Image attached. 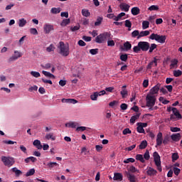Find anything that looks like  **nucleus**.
I'll list each match as a JSON object with an SVG mask.
<instances>
[{
	"label": "nucleus",
	"mask_w": 182,
	"mask_h": 182,
	"mask_svg": "<svg viewBox=\"0 0 182 182\" xmlns=\"http://www.w3.org/2000/svg\"><path fill=\"white\" fill-rule=\"evenodd\" d=\"M150 48V43L147 41H139L138 45L133 48L134 53H140V51L147 52Z\"/></svg>",
	"instance_id": "1"
},
{
	"label": "nucleus",
	"mask_w": 182,
	"mask_h": 182,
	"mask_svg": "<svg viewBox=\"0 0 182 182\" xmlns=\"http://www.w3.org/2000/svg\"><path fill=\"white\" fill-rule=\"evenodd\" d=\"M58 48L60 49L58 53H60L61 56H69V46H66L63 41H60Z\"/></svg>",
	"instance_id": "2"
},
{
	"label": "nucleus",
	"mask_w": 182,
	"mask_h": 182,
	"mask_svg": "<svg viewBox=\"0 0 182 182\" xmlns=\"http://www.w3.org/2000/svg\"><path fill=\"white\" fill-rule=\"evenodd\" d=\"M149 39H151V41H156V42H159V43H166V39H167V37L166 36H161L157 33H152L149 36Z\"/></svg>",
	"instance_id": "3"
},
{
	"label": "nucleus",
	"mask_w": 182,
	"mask_h": 182,
	"mask_svg": "<svg viewBox=\"0 0 182 182\" xmlns=\"http://www.w3.org/2000/svg\"><path fill=\"white\" fill-rule=\"evenodd\" d=\"M112 34L108 32H105L103 33L100 34L95 38V42L96 43H103L106 39H109Z\"/></svg>",
	"instance_id": "4"
},
{
	"label": "nucleus",
	"mask_w": 182,
	"mask_h": 182,
	"mask_svg": "<svg viewBox=\"0 0 182 182\" xmlns=\"http://www.w3.org/2000/svg\"><path fill=\"white\" fill-rule=\"evenodd\" d=\"M156 95L147 94L146 97V107H154V105H156Z\"/></svg>",
	"instance_id": "5"
},
{
	"label": "nucleus",
	"mask_w": 182,
	"mask_h": 182,
	"mask_svg": "<svg viewBox=\"0 0 182 182\" xmlns=\"http://www.w3.org/2000/svg\"><path fill=\"white\" fill-rule=\"evenodd\" d=\"M154 161L157 167V170L160 172L163 171V169L161 168V159L157 151L154 152Z\"/></svg>",
	"instance_id": "6"
},
{
	"label": "nucleus",
	"mask_w": 182,
	"mask_h": 182,
	"mask_svg": "<svg viewBox=\"0 0 182 182\" xmlns=\"http://www.w3.org/2000/svg\"><path fill=\"white\" fill-rule=\"evenodd\" d=\"M1 161L7 167H11V166L15 164V159L11 156H1Z\"/></svg>",
	"instance_id": "7"
},
{
	"label": "nucleus",
	"mask_w": 182,
	"mask_h": 182,
	"mask_svg": "<svg viewBox=\"0 0 182 182\" xmlns=\"http://www.w3.org/2000/svg\"><path fill=\"white\" fill-rule=\"evenodd\" d=\"M19 58H22V53L18 50H15L14 55L9 58L8 62L9 63H11V62H15V60H18Z\"/></svg>",
	"instance_id": "8"
},
{
	"label": "nucleus",
	"mask_w": 182,
	"mask_h": 182,
	"mask_svg": "<svg viewBox=\"0 0 182 182\" xmlns=\"http://www.w3.org/2000/svg\"><path fill=\"white\" fill-rule=\"evenodd\" d=\"M160 84H157L156 85H155L154 87H153L149 92L148 93V95H151L152 96H154V95H159V90H160Z\"/></svg>",
	"instance_id": "9"
},
{
	"label": "nucleus",
	"mask_w": 182,
	"mask_h": 182,
	"mask_svg": "<svg viewBox=\"0 0 182 182\" xmlns=\"http://www.w3.org/2000/svg\"><path fill=\"white\" fill-rule=\"evenodd\" d=\"M146 174L150 177H154L155 176H157V171L151 167H149L146 171Z\"/></svg>",
	"instance_id": "10"
},
{
	"label": "nucleus",
	"mask_w": 182,
	"mask_h": 182,
	"mask_svg": "<svg viewBox=\"0 0 182 182\" xmlns=\"http://www.w3.org/2000/svg\"><path fill=\"white\" fill-rule=\"evenodd\" d=\"M44 32L46 34L50 33L51 31H54L53 25L52 24H45L43 26Z\"/></svg>",
	"instance_id": "11"
},
{
	"label": "nucleus",
	"mask_w": 182,
	"mask_h": 182,
	"mask_svg": "<svg viewBox=\"0 0 182 182\" xmlns=\"http://www.w3.org/2000/svg\"><path fill=\"white\" fill-rule=\"evenodd\" d=\"M163 133L159 132L156 136V146H161L163 144Z\"/></svg>",
	"instance_id": "12"
},
{
	"label": "nucleus",
	"mask_w": 182,
	"mask_h": 182,
	"mask_svg": "<svg viewBox=\"0 0 182 182\" xmlns=\"http://www.w3.org/2000/svg\"><path fill=\"white\" fill-rule=\"evenodd\" d=\"M119 8L122 11H124V12H129V9H130V6L126 3H121L119 4Z\"/></svg>",
	"instance_id": "13"
},
{
	"label": "nucleus",
	"mask_w": 182,
	"mask_h": 182,
	"mask_svg": "<svg viewBox=\"0 0 182 182\" xmlns=\"http://www.w3.org/2000/svg\"><path fill=\"white\" fill-rule=\"evenodd\" d=\"M171 69H177L178 68V60L174 58L171 60V65H170Z\"/></svg>",
	"instance_id": "14"
},
{
	"label": "nucleus",
	"mask_w": 182,
	"mask_h": 182,
	"mask_svg": "<svg viewBox=\"0 0 182 182\" xmlns=\"http://www.w3.org/2000/svg\"><path fill=\"white\" fill-rule=\"evenodd\" d=\"M62 103H70L72 105H76V103H77V100H75V99H65V98H63L61 100Z\"/></svg>",
	"instance_id": "15"
},
{
	"label": "nucleus",
	"mask_w": 182,
	"mask_h": 182,
	"mask_svg": "<svg viewBox=\"0 0 182 182\" xmlns=\"http://www.w3.org/2000/svg\"><path fill=\"white\" fill-rule=\"evenodd\" d=\"M171 139L173 141H180V139H181V134L180 133L173 134L171 135Z\"/></svg>",
	"instance_id": "16"
},
{
	"label": "nucleus",
	"mask_w": 182,
	"mask_h": 182,
	"mask_svg": "<svg viewBox=\"0 0 182 182\" xmlns=\"http://www.w3.org/2000/svg\"><path fill=\"white\" fill-rule=\"evenodd\" d=\"M113 180L114 181H122L123 180V175L120 173H115L114 174Z\"/></svg>",
	"instance_id": "17"
},
{
	"label": "nucleus",
	"mask_w": 182,
	"mask_h": 182,
	"mask_svg": "<svg viewBox=\"0 0 182 182\" xmlns=\"http://www.w3.org/2000/svg\"><path fill=\"white\" fill-rule=\"evenodd\" d=\"M78 123L76 122H70L65 124V127H70V129H76V127L78 126Z\"/></svg>",
	"instance_id": "18"
},
{
	"label": "nucleus",
	"mask_w": 182,
	"mask_h": 182,
	"mask_svg": "<svg viewBox=\"0 0 182 182\" xmlns=\"http://www.w3.org/2000/svg\"><path fill=\"white\" fill-rule=\"evenodd\" d=\"M33 144V146H35V147H36V149H38V150H42V148L43 147V146H42V144H41V141L38 139L34 140Z\"/></svg>",
	"instance_id": "19"
},
{
	"label": "nucleus",
	"mask_w": 182,
	"mask_h": 182,
	"mask_svg": "<svg viewBox=\"0 0 182 182\" xmlns=\"http://www.w3.org/2000/svg\"><path fill=\"white\" fill-rule=\"evenodd\" d=\"M139 117H140V113H138L131 117V119H129V122L131 123V124H134V123H136V121L138 119H139Z\"/></svg>",
	"instance_id": "20"
},
{
	"label": "nucleus",
	"mask_w": 182,
	"mask_h": 182,
	"mask_svg": "<svg viewBox=\"0 0 182 182\" xmlns=\"http://www.w3.org/2000/svg\"><path fill=\"white\" fill-rule=\"evenodd\" d=\"M149 35H150V31H141L139 33V36L137 37V39H140V38H143L144 36H149Z\"/></svg>",
	"instance_id": "21"
},
{
	"label": "nucleus",
	"mask_w": 182,
	"mask_h": 182,
	"mask_svg": "<svg viewBox=\"0 0 182 182\" xmlns=\"http://www.w3.org/2000/svg\"><path fill=\"white\" fill-rule=\"evenodd\" d=\"M159 60L156 58H154V60L150 62L148 65H147V69H151V68L153 67V65H155V66H157V61Z\"/></svg>",
	"instance_id": "22"
},
{
	"label": "nucleus",
	"mask_w": 182,
	"mask_h": 182,
	"mask_svg": "<svg viewBox=\"0 0 182 182\" xmlns=\"http://www.w3.org/2000/svg\"><path fill=\"white\" fill-rule=\"evenodd\" d=\"M102 22H103V16H98L95 22V26H100Z\"/></svg>",
	"instance_id": "23"
},
{
	"label": "nucleus",
	"mask_w": 182,
	"mask_h": 182,
	"mask_svg": "<svg viewBox=\"0 0 182 182\" xmlns=\"http://www.w3.org/2000/svg\"><path fill=\"white\" fill-rule=\"evenodd\" d=\"M131 12L132 15L136 16V15H139V14H140V9H139V7H133L131 10Z\"/></svg>",
	"instance_id": "24"
},
{
	"label": "nucleus",
	"mask_w": 182,
	"mask_h": 182,
	"mask_svg": "<svg viewBox=\"0 0 182 182\" xmlns=\"http://www.w3.org/2000/svg\"><path fill=\"white\" fill-rule=\"evenodd\" d=\"M11 171H13V173H15L16 177H19V176L22 174V171L18 169V168L16 167L12 168Z\"/></svg>",
	"instance_id": "25"
},
{
	"label": "nucleus",
	"mask_w": 182,
	"mask_h": 182,
	"mask_svg": "<svg viewBox=\"0 0 182 182\" xmlns=\"http://www.w3.org/2000/svg\"><path fill=\"white\" fill-rule=\"evenodd\" d=\"M81 14L82 16H85V18H89V16H90V11L86 9H82Z\"/></svg>",
	"instance_id": "26"
},
{
	"label": "nucleus",
	"mask_w": 182,
	"mask_h": 182,
	"mask_svg": "<svg viewBox=\"0 0 182 182\" xmlns=\"http://www.w3.org/2000/svg\"><path fill=\"white\" fill-rule=\"evenodd\" d=\"M136 160L140 161L141 163H146V160H144V158L141 154H136Z\"/></svg>",
	"instance_id": "27"
},
{
	"label": "nucleus",
	"mask_w": 182,
	"mask_h": 182,
	"mask_svg": "<svg viewBox=\"0 0 182 182\" xmlns=\"http://www.w3.org/2000/svg\"><path fill=\"white\" fill-rule=\"evenodd\" d=\"M26 20H25V18H21L18 20V26L20 28H23V26H25V25H26Z\"/></svg>",
	"instance_id": "28"
},
{
	"label": "nucleus",
	"mask_w": 182,
	"mask_h": 182,
	"mask_svg": "<svg viewBox=\"0 0 182 182\" xmlns=\"http://www.w3.org/2000/svg\"><path fill=\"white\" fill-rule=\"evenodd\" d=\"M42 73L43 75H44V76H46L47 77H52L53 79H55V75L48 71L43 70Z\"/></svg>",
	"instance_id": "29"
},
{
	"label": "nucleus",
	"mask_w": 182,
	"mask_h": 182,
	"mask_svg": "<svg viewBox=\"0 0 182 182\" xmlns=\"http://www.w3.org/2000/svg\"><path fill=\"white\" fill-rule=\"evenodd\" d=\"M139 147L141 150L146 149L147 147V141H142L139 144Z\"/></svg>",
	"instance_id": "30"
},
{
	"label": "nucleus",
	"mask_w": 182,
	"mask_h": 182,
	"mask_svg": "<svg viewBox=\"0 0 182 182\" xmlns=\"http://www.w3.org/2000/svg\"><path fill=\"white\" fill-rule=\"evenodd\" d=\"M136 130L138 133H143L144 134H146V131H144V128H143L142 126H141L140 124H136Z\"/></svg>",
	"instance_id": "31"
},
{
	"label": "nucleus",
	"mask_w": 182,
	"mask_h": 182,
	"mask_svg": "<svg viewBox=\"0 0 182 182\" xmlns=\"http://www.w3.org/2000/svg\"><path fill=\"white\" fill-rule=\"evenodd\" d=\"M149 53H152L153 50H154V49H157V44L156 43H151V45L149 44Z\"/></svg>",
	"instance_id": "32"
},
{
	"label": "nucleus",
	"mask_w": 182,
	"mask_h": 182,
	"mask_svg": "<svg viewBox=\"0 0 182 182\" xmlns=\"http://www.w3.org/2000/svg\"><path fill=\"white\" fill-rule=\"evenodd\" d=\"M46 139L47 140H56V137L55 136H53V134L50 133V134H47L46 135Z\"/></svg>",
	"instance_id": "33"
},
{
	"label": "nucleus",
	"mask_w": 182,
	"mask_h": 182,
	"mask_svg": "<svg viewBox=\"0 0 182 182\" xmlns=\"http://www.w3.org/2000/svg\"><path fill=\"white\" fill-rule=\"evenodd\" d=\"M124 48H125V50H130V49H132V43L129 41L125 42L124 43Z\"/></svg>",
	"instance_id": "34"
},
{
	"label": "nucleus",
	"mask_w": 182,
	"mask_h": 182,
	"mask_svg": "<svg viewBox=\"0 0 182 182\" xmlns=\"http://www.w3.org/2000/svg\"><path fill=\"white\" fill-rule=\"evenodd\" d=\"M182 75V71L180 70H173V76H175V77H180V76H181Z\"/></svg>",
	"instance_id": "35"
},
{
	"label": "nucleus",
	"mask_w": 182,
	"mask_h": 182,
	"mask_svg": "<svg viewBox=\"0 0 182 182\" xmlns=\"http://www.w3.org/2000/svg\"><path fill=\"white\" fill-rule=\"evenodd\" d=\"M69 23H70V19L67 18V19H63L60 25L61 26H66V25H69Z\"/></svg>",
	"instance_id": "36"
},
{
	"label": "nucleus",
	"mask_w": 182,
	"mask_h": 182,
	"mask_svg": "<svg viewBox=\"0 0 182 182\" xmlns=\"http://www.w3.org/2000/svg\"><path fill=\"white\" fill-rule=\"evenodd\" d=\"M135 161L136 160L134 158H129L124 160L123 163H124V164H129V163H134Z\"/></svg>",
	"instance_id": "37"
},
{
	"label": "nucleus",
	"mask_w": 182,
	"mask_h": 182,
	"mask_svg": "<svg viewBox=\"0 0 182 182\" xmlns=\"http://www.w3.org/2000/svg\"><path fill=\"white\" fill-rule=\"evenodd\" d=\"M50 12H51V14H60V8L53 7V8L51 9Z\"/></svg>",
	"instance_id": "38"
},
{
	"label": "nucleus",
	"mask_w": 182,
	"mask_h": 182,
	"mask_svg": "<svg viewBox=\"0 0 182 182\" xmlns=\"http://www.w3.org/2000/svg\"><path fill=\"white\" fill-rule=\"evenodd\" d=\"M168 141H170V136L166 135L164 137L163 144H164V146H166V144H168Z\"/></svg>",
	"instance_id": "39"
},
{
	"label": "nucleus",
	"mask_w": 182,
	"mask_h": 182,
	"mask_svg": "<svg viewBox=\"0 0 182 182\" xmlns=\"http://www.w3.org/2000/svg\"><path fill=\"white\" fill-rule=\"evenodd\" d=\"M55 46L53 44H50L48 47L46 48V50L49 53L55 51Z\"/></svg>",
	"instance_id": "40"
},
{
	"label": "nucleus",
	"mask_w": 182,
	"mask_h": 182,
	"mask_svg": "<svg viewBox=\"0 0 182 182\" xmlns=\"http://www.w3.org/2000/svg\"><path fill=\"white\" fill-rule=\"evenodd\" d=\"M35 174V168H31L26 173V177H29L30 176H33Z\"/></svg>",
	"instance_id": "41"
},
{
	"label": "nucleus",
	"mask_w": 182,
	"mask_h": 182,
	"mask_svg": "<svg viewBox=\"0 0 182 182\" xmlns=\"http://www.w3.org/2000/svg\"><path fill=\"white\" fill-rule=\"evenodd\" d=\"M150 25V23L148 21H144L142 22V29H147Z\"/></svg>",
	"instance_id": "42"
},
{
	"label": "nucleus",
	"mask_w": 182,
	"mask_h": 182,
	"mask_svg": "<svg viewBox=\"0 0 182 182\" xmlns=\"http://www.w3.org/2000/svg\"><path fill=\"white\" fill-rule=\"evenodd\" d=\"M172 161L174 163V161H176V160H178L179 159V156H178V153H173L172 154Z\"/></svg>",
	"instance_id": "43"
},
{
	"label": "nucleus",
	"mask_w": 182,
	"mask_h": 182,
	"mask_svg": "<svg viewBox=\"0 0 182 182\" xmlns=\"http://www.w3.org/2000/svg\"><path fill=\"white\" fill-rule=\"evenodd\" d=\"M168 122H176L178 120V119L176 118V115L174 114H171L170 115V117L168 119Z\"/></svg>",
	"instance_id": "44"
},
{
	"label": "nucleus",
	"mask_w": 182,
	"mask_h": 182,
	"mask_svg": "<svg viewBox=\"0 0 182 182\" xmlns=\"http://www.w3.org/2000/svg\"><path fill=\"white\" fill-rule=\"evenodd\" d=\"M97 97H99L97 92H95L92 95H90L91 100H94V101L97 100Z\"/></svg>",
	"instance_id": "45"
},
{
	"label": "nucleus",
	"mask_w": 182,
	"mask_h": 182,
	"mask_svg": "<svg viewBox=\"0 0 182 182\" xmlns=\"http://www.w3.org/2000/svg\"><path fill=\"white\" fill-rule=\"evenodd\" d=\"M140 35V32L139 30H135L132 33V38H139V36Z\"/></svg>",
	"instance_id": "46"
},
{
	"label": "nucleus",
	"mask_w": 182,
	"mask_h": 182,
	"mask_svg": "<svg viewBox=\"0 0 182 182\" xmlns=\"http://www.w3.org/2000/svg\"><path fill=\"white\" fill-rule=\"evenodd\" d=\"M144 159L150 160V152L149 151V150H146L144 154Z\"/></svg>",
	"instance_id": "47"
},
{
	"label": "nucleus",
	"mask_w": 182,
	"mask_h": 182,
	"mask_svg": "<svg viewBox=\"0 0 182 182\" xmlns=\"http://www.w3.org/2000/svg\"><path fill=\"white\" fill-rule=\"evenodd\" d=\"M128 56L127 54H121L120 55V59L121 60H122V62H127V59H128Z\"/></svg>",
	"instance_id": "48"
},
{
	"label": "nucleus",
	"mask_w": 182,
	"mask_h": 182,
	"mask_svg": "<svg viewBox=\"0 0 182 182\" xmlns=\"http://www.w3.org/2000/svg\"><path fill=\"white\" fill-rule=\"evenodd\" d=\"M56 166H58V163L56 162H50L47 164L48 168H53V167H56Z\"/></svg>",
	"instance_id": "49"
},
{
	"label": "nucleus",
	"mask_w": 182,
	"mask_h": 182,
	"mask_svg": "<svg viewBox=\"0 0 182 182\" xmlns=\"http://www.w3.org/2000/svg\"><path fill=\"white\" fill-rule=\"evenodd\" d=\"M170 130L171 132H172V133H177V132H181V129L180 128L174 127H171Z\"/></svg>",
	"instance_id": "50"
},
{
	"label": "nucleus",
	"mask_w": 182,
	"mask_h": 182,
	"mask_svg": "<svg viewBox=\"0 0 182 182\" xmlns=\"http://www.w3.org/2000/svg\"><path fill=\"white\" fill-rule=\"evenodd\" d=\"M31 75L33 76V77H41V73H39V72L31 71Z\"/></svg>",
	"instance_id": "51"
},
{
	"label": "nucleus",
	"mask_w": 182,
	"mask_h": 182,
	"mask_svg": "<svg viewBox=\"0 0 182 182\" xmlns=\"http://www.w3.org/2000/svg\"><path fill=\"white\" fill-rule=\"evenodd\" d=\"M128 180L130 182H136V176H134V175L129 174L128 175Z\"/></svg>",
	"instance_id": "52"
},
{
	"label": "nucleus",
	"mask_w": 182,
	"mask_h": 182,
	"mask_svg": "<svg viewBox=\"0 0 182 182\" xmlns=\"http://www.w3.org/2000/svg\"><path fill=\"white\" fill-rule=\"evenodd\" d=\"M149 11H159V6L152 5L149 7Z\"/></svg>",
	"instance_id": "53"
},
{
	"label": "nucleus",
	"mask_w": 182,
	"mask_h": 182,
	"mask_svg": "<svg viewBox=\"0 0 182 182\" xmlns=\"http://www.w3.org/2000/svg\"><path fill=\"white\" fill-rule=\"evenodd\" d=\"M90 53L91 55H97V53H99V49L98 48L90 49Z\"/></svg>",
	"instance_id": "54"
},
{
	"label": "nucleus",
	"mask_w": 182,
	"mask_h": 182,
	"mask_svg": "<svg viewBox=\"0 0 182 182\" xmlns=\"http://www.w3.org/2000/svg\"><path fill=\"white\" fill-rule=\"evenodd\" d=\"M120 94L122 95V99H124V97H126V96H127V90L126 89H123Z\"/></svg>",
	"instance_id": "55"
},
{
	"label": "nucleus",
	"mask_w": 182,
	"mask_h": 182,
	"mask_svg": "<svg viewBox=\"0 0 182 182\" xmlns=\"http://www.w3.org/2000/svg\"><path fill=\"white\" fill-rule=\"evenodd\" d=\"M129 171H131V173H139V170L133 166L129 167Z\"/></svg>",
	"instance_id": "56"
},
{
	"label": "nucleus",
	"mask_w": 182,
	"mask_h": 182,
	"mask_svg": "<svg viewBox=\"0 0 182 182\" xmlns=\"http://www.w3.org/2000/svg\"><path fill=\"white\" fill-rule=\"evenodd\" d=\"M130 134H132V130H130V129L129 128L124 129L122 132V134H124V135Z\"/></svg>",
	"instance_id": "57"
},
{
	"label": "nucleus",
	"mask_w": 182,
	"mask_h": 182,
	"mask_svg": "<svg viewBox=\"0 0 182 182\" xmlns=\"http://www.w3.org/2000/svg\"><path fill=\"white\" fill-rule=\"evenodd\" d=\"M127 107H129V105H127V104L126 103H122L120 105L121 110H127Z\"/></svg>",
	"instance_id": "58"
},
{
	"label": "nucleus",
	"mask_w": 182,
	"mask_h": 182,
	"mask_svg": "<svg viewBox=\"0 0 182 182\" xmlns=\"http://www.w3.org/2000/svg\"><path fill=\"white\" fill-rule=\"evenodd\" d=\"M38 90V86L33 85L28 89V92H36Z\"/></svg>",
	"instance_id": "59"
},
{
	"label": "nucleus",
	"mask_w": 182,
	"mask_h": 182,
	"mask_svg": "<svg viewBox=\"0 0 182 182\" xmlns=\"http://www.w3.org/2000/svg\"><path fill=\"white\" fill-rule=\"evenodd\" d=\"M125 26L126 28H132V21H130L129 20H126Z\"/></svg>",
	"instance_id": "60"
},
{
	"label": "nucleus",
	"mask_w": 182,
	"mask_h": 182,
	"mask_svg": "<svg viewBox=\"0 0 182 182\" xmlns=\"http://www.w3.org/2000/svg\"><path fill=\"white\" fill-rule=\"evenodd\" d=\"M82 24L86 26L87 25H89V19L87 18H83L82 20Z\"/></svg>",
	"instance_id": "61"
},
{
	"label": "nucleus",
	"mask_w": 182,
	"mask_h": 182,
	"mask_svg": "<svg viewBox=\"0 0 182 182\" xmlns=\"http://www.w3.org/2000/svg\"><path fill=\"white\" fill-rule=\"evenodd\" d=\"M86 130V127H78L76 129V132H85Z\"/></svg>",
	"instance_id": "62"
},
{
	"label": "nucleus",
	"mask_w": 182,
	"mask_h": 182,
	"mask_svg": "<svg viewBox=\"0 0 182 182\" xmlns=\"http://www.w3.org/2000/svg\"><path fill=\"white\" fill-rule=\"evenodd\" d=\"M173 173L175 176H178L180 174V168H173Z\"/></svg>",
	"instance_id": "63"
},
{
	"label": "nucleus",
	"mask_w": 182,
	"mask_h": 182,
	"mask_svg": "<svg viewBox=\"0 0 182 182\" xmlns=\"http://www.w3.org/2000/svg\"><path fill=\"white\" fill-rule=\"evenodd\" d=\"M115 43H114V41L113 40H109L107 41V46H114Z\"/></svg>",
	"instance_id": "64"
}]
</instances>
